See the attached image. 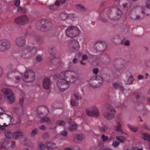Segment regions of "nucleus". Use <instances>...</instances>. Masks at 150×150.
<instances>
[{
    "label": "nucleus",
    "instance_id": "obj_1",
    "mask_svg": "<svg viewBox=\"0 0 150 150\" xmlns=\"http://www.w3.org/2000/svg\"><path fill=\"white\" fill-rule=\"evenodd\" d=\"M61 76H64L65 79H59L57 82V86L59 90L64 92L67 89L71 83H74L78 79L77 74L71 71H67L62 72L60 74Z\"/></svg>",
    "mask_w": 150,
    "mask_h": 150
},
{
    "label": "nucleus",
    "instance_id": "obj_2",
    "mask_svg": "<svg viewBox=\"0 0 150 150\" xmlns=\"http://www.w3.org/2000/svg\"><path fill=\"white\" fill-rule=\"evenodd\" d=\"M36 52V50L35 47L26 46L23 49L21 54L23 58H28L32 56Z\"/></svg>",
    "mask_w": 150,
    "mask_h": 150
},
{
    "label": "nucleus",
    "instance_id": "obj_3",
    "mask_svg": "<svg viewBox=\"0 0 150 150\" xmlns=\"http://www.w3.org/2000/svg\"><path fill=\"white\" fill-rule=\"evenodd\" d=\"M66 34L68 37L73 38L78 36L80 34L81 31L77 27L75 26L69 27L65 31Z\"/></svg>",
    "mask_w": 150,
    "mask_h": 150
},
{
    "label": "nucleus",
    "instance_id": "obj_4",
    "mask_svg": "<svg viewBox=\"0 0 150 150\" xmlns=\"http://www.w3.org/2000/svg\"><path fill=\"white\" fill-rule=\"evenodd\" d=\"M103 83V79L100 76L94 77L89 81V83L90 85L95 87H98L100 86Z\"/></svg>",
    "mask_w": 150,
    "mask_h": 150
},
{
    "label": "nucleus",
    "instance_id": "obj_5",
    "mask_svg": "<svg viewBox=\"0 0 150 150\" xmlns=\"http://www.w3.org/2000/svg\"><path fill=\"white\" fill-rule=\"evenodd\" d=\"M35 79V73L32 71L27 70L25 73L23 80L25 82H30L34 81Z\"/></svg>",
    "mask_w": 150,
    "mask_h": 150
},
{
    "label": "nucleus",
    "instance_id": "obj_6",
    "mask_svg": "<svg viewBox=\"0 0 150 150\" xmlns=\"http://www.w3.org/2000/svg\"><path fill=\"white\" fill-rule=\"evenodd\" d=\"M11 46L10 41L7 40L0 41V51L5 52L9 49Z\"/></svg>",
    "mask_w": 150,
    "mask_h": 150
},
{
    "label": "nucleus",
    "instance_id": "obj_7",
    "mask_svg": "<svg viewBox=\"0 0 150 150\" xmlns=\"http://www.w3.org/2000/svg\"><path fill=\"white\" fill-rule=\"evenodd\" d=\"M70 49L72 51L75 52L78 50L80 48L79 42L76 40L71 41L69 45Z\"/></svg>",
    "mask_w": 150,
    "mask_h": 150
},
{
    "label": "nucleus",
    "instance_id": "obj_8",
    "mask_svg": "<svg viewBox=\"0 0 150 150\" xmlns=\"http://www.w3.org/2000/svg\"><path fill=\"white\" fill-rule=\"evenodd\" d=\"M88 115L92 116H96L99 115L98 109L95 106L92 107L91 109L86 111Z\"/></svg>",
    "mask_w": 150,
    "mask_h": 150
},
{
    "label": "nucleus",
    "instance_id": "obj_9",
    "mask_svg": "<svg viewBox=\"0 0 150 150\" xmlns=\"http://www.w3.org/2000/svg\"><path fill=\"white\" fill-rule=\"evenodd\" d=\"M26 43L25 38L23 36L17 38L15 40L16 45L18 47H22Z\"/></svg>",
    "mask_w": 150,
    "mask_h": 150
},
{
    "label": "nucleus",
    "instance_id": "obj_10",
    "mask_svg": "<svg viewBox=\"0 0 150 150\" xmlns=\"http://www.w3.org/2000/svg\"><path fill=\"white\" fill-rule=\"evenodd\" d=\"M4 125V127H6L11 123L12 121V117L11 116L6 113H3Z\"/></svg>",
    "mask_w": 150,
    "mask_h": 150
},
{
    "label": "nucleus",
    "instance_id": "obj_11",
    "mask_svg": "<svg viewBox=\"0 0 150 150\" xmlns=\"http://www.w3.org/2000/svg\"><path fill=\"white\" fill-rule=\"evenodd\" d=\"M41 22L42 23H45L44 26L41 29L42 31H45V29L48 30L52 26V23L48 20H42Z\"/></svg>",
    "mask_w": 150,
    "mask_h": 150
},
{
    "label": "nucleus",
    "instance_id": "obj_12",
    "mask_svg": "<svg viewBox=\"0 0 150 150\" xmlns=\"http://www.w3.org/2000/svg\"><path fill=\"white\" fill-rule=\"evenodd\" d=\"M42 84L43 87L45 89H49L51 86L50 81L48 78H45L43 81Z\"/></svg>",
    "mask_w": 150,
    "mask_h": 150
},
{
    "label": "nucleus",
    "instance_id": "obj_13",
    "mask_svg": "<svg viewBox=\"0 0 150 150\" xmlns=\"http://www.w3.org/2000/svg\"><path fill=\"white\" fill-rule=\"evenodd\" d=\"M126 79L125 80V83L127 85L130 84L132 83L134 80V78L131 74L129 73V75L126 76Z\"/></svg>",
    "mask_w": 150,
    "mask_h": 150
},
{
    "label": "nucleus",
    "instance_id": "obj_14",
    "mask_svg": "<svg viewBox=\"0 0 150 150\" xmlns=\"http://www.w3.org/2000/svg\"><path fill=\"white\" fill-rule=\"evenodd\" d=\"M23 133L21 131H17L14 132L13 134V138L14 139H17L19 137H22Z\"/></svg>",
    "mask_w": 150,
    "mask_h": 150
},
{
    "label": "nucleus",
    "instance_id": "obj_15",
    "mask_svg": "<svg viewBox=\"0 0 150 150\" xmlns=\"http://www.w3.org/2000/svg\"><path fill=\"white\" fill-rule=\"evenodd\" d=\"M2 111H4L3 109L2 108L0 107V129H3L2 127H4Z\"/></svg>",
    "mask_w": 150,
    "mask_h": 150
},
{
    "label": "nucleus",
    "instance_id": "obj_16",
    "mask_svg": "<svg viewBox=\"0 0 150 150\" xmlns=\"http://www.w3.org/2000/svg\"><path fill=\"white\" fill-rule=\"evenodd\" d=\"M140 136L142 139L150 142V134L142 133L141 134Z\"/></svg>",
    "mask_w": 150,
    "mask_h": 150
},
{
    "label": "nucleus",
    "instance_id": "obj_17",
    "mask_svg": "<svg viewBox=\"0 0 150 150\" xmlns=\"http://www.w3.org/2000/svg\"><path fill=\"white\" fill-rule=\"evenodd\" d=\"M7 98L8 102L9 103H13L15 100V98L13 93H12L11 95L7 96Z\"/></svg>",
    "mask_w": 150,
    "mask_h": 150
},
{
    "label": "nucleus",
    "instance_id": "obj_18",
    "mask_svg": "<svg viewBox=\"0 0 150 150\" xmlns=\"http://www.w3.org/2000/svg\"><path fill=\"white\" fill-rule=\"evenodd\" d=\"M103 114L105 118L108 120L111 119L114 117L113 114L106 111L103 112Z\"/></svg>",
    "mask_w": 150,
    "mask_h": 150
},
{
    "label": "nucleus",
    "instance_id": "obj_19",
    "mask_svg": "<svg viewBox=\"0 0 150 150\" xmlns=\"http://www.w3.org/2000/svg\"><path fill=\"white\" fill-rule=\"evenodd\" d=\"M21 21L22 25H24L28 23L29 21V18L26 15L21 16Z\"/></svg>",
    "mask_w": 150,
    "mask_h": 150
},
{
    "label": "nucleus",
    "instance_id": "obj_20",
    "mask_svg": "<svg viewBox=\"0 0 150 150\" xmlns=\"http://www.w3.org/2000/svg\"><path fill=\"white\" fill-rule=\"evenodd\" d=\"M2 91L4 94L8 96L10 95H11L13 93L12 91L8 88H5L2 89Z\"/></svg>",
    "mask_w": 150,
    "mask_h": 150
},
{
    "label": "nucleus",
    "instance_id": "obj_21",
    "mask_svg": "<svg viewBox=\"0 0 150 150\" xmlns=\"http://www.w3.org/2000/svg\"><path fill=\"white\" fill-rule=\"evenodd\" d=\"M74 96L76 100H80L81 99L82 97L80 93L78 91L75 92Z\"/></svg>",
    "mask_w": 150,
    "mask_h": 150
},
{
    "label": "nucleus",
    "instance_id": "obj_22",
    "mask_svg": "<svg viewBox=\"0 0 150 150\" xmlns=\"http://www.w3.org/2000/svg\"><path fill=\"white\" fill-rule=\"evenodd\" d=\"M46 145L50 148L54 149L57 147L56 144L55 143L47 142L46 143Z\"/></svg>",
    "mask_w": 150,
    "mask_h": 150
},
{
    "label": "nucleus",
    "instance_id": "obj_23",
    "mask_svg": "<svg viewBox=\"0 0 150 150\" xmlns=\"http://www.w3.org/2000/svg\"><path fill=\"white\" fill-rule=\"evenodd\" d=\"M21 16H20L15 18L14 20L15 22L19 25H22L21 21Z\"/></svg>",
    "mask_w": 150,
    "mask_h": 150
},
{
    "label": "nucleus",
    "instance_id": "obj_24",
    "mask_svg": "<svg viewBox=\"0 0 150 150\" xmlns=\"http://www.w3.org/2000/svg\"><path fill=\"white\" fill-rule=\"evenodd\" d=\"M116 139L121 142H123L126 140V138L122 136H117L116 137Z\"/></svg>",
    "mask_w": 150,
    "mask_h": 150
},
{
    "label": "nucleus",
    "instance_id": "obj_25",
    "mask_svg": "<svg viewBox=\"0 0 150 150\" xmlns=\"http://www.w3.org/2000/svg\"><path fill=\"white\" fill-rule=\"evenodd\" d=\"M5 134L6 137L7 138H10L12 137H13V134L10 131H6Z\"/></svg>",
    "mask_w": 150,
    "mask_h": 150
},
{
    "label": "nucleus",
    "instance_id": "obj_26",
    "mask_svg": "<svg viewBox=\"0 0 150 150\" xmlns=\"http://www.w3.org/2000/svg\"><path fill=\"white\" fill-rule=\"evenodd\" d=\"M121 125L119 122L117 124V127L116 128V129L117 131H118L120 133V134L123 133V131L121 128Z\"/></svg>",
    "mask_w": 150,
    "mask_h": 150
},
{
    "label": "nucleus",
    "instance_id": "obj_27",
    "mask_svg": "<svg viewBox=\"0 0 150 150\" xmlns=\"http://www.w3.org/2000/svg\"><path fill=\"white\" fill-rule=\"evenodd\" d=\"M76 8L81 11H84L85 10V8L82 5L78 4L76 6Z\"/></svg>",
    "mask_w": 150,
    "mask_h": 150
},
{
    "label": "nucleus",
    "instance_id": "obj_28",
    "mask_svg": "<svg viewBox=\"0 0 150 150\" xmlns=\"http://www.w3.org/2000/svg\"><path fill=\"white\" fill-rule=\"evenodd\" d=\"M38 149L40 150H44L45 148V146L41 143H39L38 144Z\"/></svg>",
    "mask_w": 150,
    "mask_h": 150
},
{
    "label": "nucleus",
    "instance_id": "obj_29",
    "mask_svg": "<svg viewBox=\"0 0 150 150\" xmlns=\"http://www.w3.org/2000/svg\"><path fill=\"white\" fill-rule=\"evenodd\" d=\"M85 136L82 134H78L77 137V139L79 140H82L85 138Z\"/></svg>",
    "mask_w": 150,
    "mask_h": 150
},
{
    "label": "nucleus",
    "instance_id": "obj_30",
    "mask_svg": "<svg viewBox=\"0 0 150 150\" xmlns=\"http://www.w3.org/2000/svg\"><path fill=\"white\" fill-rule=\"evenodd\" d=\"M77 126L76 124L71 125L69 127V129L70 131H74L77 129Z\"/></svg>",
    "mask_w": 150,
    "mask_h": 150
},
{
    "label": "nucleus",
    "instance_id": "obj_31",
    "mask_svg": "<svg viewBox=\"0 0 150 150\" xmlns=\"http://www.w3.org/2000/svg\"><path fill=\"white\" fill-rule=\"evenodd\" d=\"M119 144L120 143L119 142L116 141H114L113 142L112 145L113 147H116L118 146Z\"/></svg>",
    "mask_w": 150,
    "mask_h": 150
},
{
    "label": "nucleus",
    "instance_id": "obj_32",
    "mask_svg": "<svg viewBox=\"0 0 150 150\" xmlns=\"http://www.w3.org/2000/svg\"><path fill=\"white\" fill-rule=\"evenodd\" d=\"M57 123L58 125L63 126L65 125V122L64 121L62 120H59L57 122Z\"/></svg>",
    "mask_w": 150,
    "mask_h": 150
},
{
    "label": "nucleus",
    "instance_id": "obj_33",
    "mask_svg": "<svg viewBox=\"0 0 150 150\" xmlns=\"http://www.w3.org/2000/svg\"><path fill=\"white\" fill-rule=\"evenodd\" d=\"M100 150H113L112 149L109 148L105 147L104 146H102L100 148Z\"/></svg>",
    "mask_w": 150,
    "mask_h": 150
},
{
    "label": "nucleus",
    "instance_id": "obj_34",
    "mask_svg": "<svg viewBox=\"0 0 150 150\" xmlns=\"http://www.w3.org/2000/svg\"><path fill=\"white\" fill-rule=\"evenodd\" d=\"M71 105L75 106L76 105V103L75 100L74 99H72L71 101Z\"/></svg>",
    "mask_w": 150,
    "mask_h": 150
},
{
    "label": "nucleus",
    "instance_id": "obj_35",
    "mask_svg": "<svg viewBox=\"0 0 150 150\" xmlns=\"http://www.w3.org/2000/svg\"><path fill=\"white\" fill-rule=\"evenodd\" d=\"M50 120L49 118L48 117H45L41 119V122H47L49 121Z\"/></svg>",
    "mask_w": 150,
    "mask_h": 150
},
{
    "label": "nucleus",
    "instance_id": "obj_36",
    "mask_svg": "<svg viewBox=\"0 0 150 150\" xmlns=\"http://www.w3.org/2000/svg\"><path fill=\"white\" fill-rule=\"evenodd\" d=\"M129 128L133 132H136L137 130L138 129L137 127H131L130 126H128Z\"/></svg>",
    "mask_w": 150,
    "mask_h": 150
},
{
    "label": "nucleus",
    "instance_id": "obj_37",
    "mask_svg": "<svg viewBox=\"0 0 150 150\" xmlns=\"http://www.w3.org/2000/svg\"><path fill=\"white\" fill-rule=\"evenodd\" d=\"M62 136L65 137L68 134L67 132L66 131H62L60 132Z\"/></svg>",
    "mask_w": 150,
    "mask_h": 150
},
{
    "label": "nucleus",
    "instance_id": "obj_38",
    "mask_svg": "<svg viewBox=\"0 0 150 150\" xmlns=\"http://www.w3.org/2000/svg\"><path fill=\"white\" fill-rule=\"evenodd\" d=\"M113 87L115 88H118L120 87V85L118 83L115 82L113 83Z\"/></svg>",
    "mask_w": 150,
    "mask_h": 150
},
{
    "label": "nucleus",
    "instance_id": "obj_39",
    "mask_svg": "<svg viewBox=\"0 0 150 150\" xmlns=\"http://www.w3.org/2000/svg\"><path fill=\"white\" fill-rule=\"evenodd\" d=\"M96 45L97 46L99 47H100L103 46L102 44L101 43L97 44ZM97 49H98V50L100 51H104V50H102L100 49V48H98Z\"/></svg>",
    "mask_w": 150,
    "mask_h": 150
},
{
    "label": "nucleus",
    "instance_id": "obj_40",
    "mask_svg": "<svg viewBox=\"0 0 150 150\" xmlns=\"http://www.w3.org/2000/svg\"><path fill=\"white\" fill-rule=\"evenodd\" d=\"M15 4L17 6H18L19 5L20 3V0H16L14 2Z\"/></svg>",
    "mask_w": 150,
    "mask_h": 150
},
{
    "label": "nucleus",
    "instance_id": "obj_41",
    "mask_svg": "<svg viewBox=\"0 0 150 150\" xmlns=\"http://www.w3.org/2000/svg\"><path fill=\"white\" fill-rule=\"evenodd\" d=\"M18 111L20 113H23V108L22 107L18 109Z\"/></svg>",
    "mask_w": 150,
    "mask_h": 150
},
{
    "label": "nucleus",
    "instance_id": "obj_42",
    "mask_svg": "<svg viewBox=\"0 0 150 150\" xmlns=\"http://www.w3.org/2000/svg\"><path fill=\"white\" fill-rule=\"evenodd\" d=\"M37 132V130L36 129L33 130L31 132V135L32 136H34L35 135Z\"/></svg>",
    "mask_w": 150,
    "mask_h": 150
},
{
    "label": "nucleus",
    "instance_id": "obj_43",
    "mask_svg": "<svg viewBox=\"0 0 150 150\" xmlns=\"http://www.w3.org/2000/svg\"><path fill=\"white\" fill-rule=\"evenodd\" d=\"M148 103L150 104V89L148 92V95L147 98Z\"/></svg>",
    "mask_w": 150,
    "mask_h": 150
},
{
    "label": "nucleus",
    "instance_id": "obj_44",
    "mask_svg": "<svg viewBox=\"0 0 150 150\" xmlns=\"http://www.w3.org/2000/svg\"><path fill=\"white\" fill-rule=\"evenodd\" d=\"M102 139L103 141H104L108 139V137L107 136H106L104 135H102Z\"/></svg>",
    "mask_w": 150,
    "mask_h": 150
},
{
    "label": "nucleus",
    "instance_id": "obj_45",
    "mask_svg": "<svg viewBox=\"0 0 150 150\" xmlns=\"http://www.w3.org/2000/svg\"><path fill=\"white\" fill-rule=\"evenodd\" d=\"M37 60L38 62H40L42 60V58L41 56H38L37 57Z\"/></svg>",
    "mask_w": 150,
    "mask_h": 150
},
{
    "label": "nucleus",
    "instance_id": "obj_46",
    "mask_svg": "<svg viewBox=\"0 0 150 150\" xmlns=\"http://www.w3.org/2000/svg\"><path fill=\"white\" fill-rule=\"evenodd\" d=\"M82 58L83 60H86L87 59L88 57L86 54H85L82 56Z\"/></svg>",
    "mask_w": 150,
    "mask_h": 150
},
{
    "label": "nucleus",
    "instance_id": "obj_47",
    "mask_svg": "<svg viewBox=\"0 0 150 150\" xmlns=\"http://www.w3.org/2000/svg\"><path fill=\"white\" fill-rule=\"evenodd\" d=\"M98 71V69L96 68L93 69V73L94 74H97Z\"/></svg>",
    "mask_w": 150,
    "mask_h": 150
},
{
    "label": "nucleus",
    "instance_id": "obj_48",
    "mask_svg": "<svg viewBox=\"0 0 150 150\" xmlns=\"http://www.w3.org/2000/svg\"><path fill=\"white\" fill-rule=\"evenodd\" d=\"M146 6L147 8L150 9V2L147 3L146 4Z\"/></svg>",
    "mask_w": 150,
    "mask_h": 150
},
{
    "label": "nucleus",
    "instance_id": "obj_49",
    "mask_svg": "<svg viewBox=\"0 0 150 150\" xmlns=\"http://www.w3.org/2000/svg\"><path fill=\"white\" fill-rule=\"evenodd\" d=\"M124 44L126 46H129V42L128 41H127L124 43Z\"/></svg>",
    "mask_w": 150,
    "mask_h": 150
},
{
    "label": "nucleus",
    "instance_id": "obj_50",
    "mask_svg": "<svg viewBox=\"0 0 150 150\" xmlns=\"http://www.w3.org/2000/svg\"><path fill=\"white\" fill-rule=\"evenodd\" d=\"M15 146V143L14 142H12L11 143V146L12 147H14Z\"/></svg>",
    "mask_w": 150,
    "mask_h": 150
},
{
    "label": "nucleus",
    "instance_id": "obj_51",
    "mask_svg": "<svg viewBox=\"0 0 150 150\" xmlns=\"http://www.w3.org/2000/svg\"><path fill=\"white\" fill-rule=\"evenodd\" d=\"M24 100L23 98H22L20 100V103L21 104H22Z\"/></svg>",
    "mask_w": 150,
    "mask_h": 150
},
{
    "label": "nucleus",
    "instance_id": "obj_52",
    "mask_svg": "<svg viewBox=\"0 0 150 150\" xmlns=\"http://www.w3.org/2000/svg\"><path fill=\"white\" fill-rule=\"evenodd\" d=\"M55 5L57 6H59L60 5V3L59 1H56L55 3Z\"/></svg>",
    "mask_w": 150,
    "mask_h": 150
},
{
    "label": "nucleus",
    "instance_id": "obj_53",
    "mask_svg": "<svg viewBox=\"0 0 150 150\" xmlns=\"http://www.w3.org/2000/svg\"><path fill=\"white\" fill-rule=\"evenodd\" d=\"M3 70L2 68L0 67V77L3 74Z\"/></svg>",
    "mask_w": 150,
    "mask_h": 150
},
{
    "label": "nucleus",
    "instance_id": "obj_54",
    "mask_svg": "<svg viewBox=\"0 0 150 150\" xmlns=\"http://www.w3.org/2000/svg\"><path fill=\"white\" fill-rule=\"evenodd\" d=\"M107 129V127H106L104 126L102 128L101 130L103 132H104Z\"/></svg>",
    "mask_w": 150,
    "mask_h": 150
},
{
    "label": "nucleus",
    "instance_id": "obj_55",
    "mask_svg": "<svg viewBox=\"0 0 150 150\" xmlns=\"http://www.w3.org/2000/svg\"><path fill=\"white\" fill-rule=\"evenodd\" d=\"M138 78L139 80L142 79L143 78V76L142 75H139L138 76Z\"/></svg>",
    "mask_w": 150,
    "mask_h": 150
},
{
    "label": "nucleus",
    "instance_id": "obj_56",
    "mask_svg": "<svg viewBox=\"0 0 150 150\" xmlns=\"http://www.w3.org/2000/svg\"><path fill=\"white\" fill-rule=\"evenodd\" d=\"M40 128L42 129H44L45 128V127L44 125H42L40 126Z\"/></svg>",
    "mask_w": 150,
    "mask_h": 150
},
{
    "label": "nucleus",
    "instance_id": "obj_57",
    "mask_svg": "<svg viewBox=\"0 0 150 150\" xmlns=\"http://www.w3.org/2000/svg\"><path fill=\"white\" fill-rule=\"evenodd\" d=\"M61 3L62 4H64L66 1V0H59Z\"/></svg>",
    "mask_w": 150,
    "mask_h": 150
},
{
    "label": "nucleus",
    "instance_id": "obj_58",
    "mask_svg": "<svg viewBox=\"0 0 150 150\" xmlns=\"http://www.w3.org/2000/svg\"><path fill=\"white\" fill-rule=\"evenodd\" d=\"M77 59L76 58H74L73 60V62L75 64L77 62Z\"/></svg>",
    "mask_w": 150,
    "mask_h": 150
},
{
    "label": "nucleus",
    "instance_id": "obj_59",
    "mask_svg": "<svg viewBox=\"0 0 150 150\" xmlns=\"http://www.w3.org/2000/svg\"><path fill=\"white\" fill-rule=\"evenodd\" d=\"M138 148L137 147H133L131 150H138Z\"/></svg>",
    "mask_w": 150,
    "mask_h": 150
},
{
    "label": "nucleus",
    "instance_id": "obj_60",
    "mask_svg": "<svg viewBox=\"0 0 150 150\" xmlns=\"http://www.w3.org/2000/svg\"><path fill=\"white\" fill-rule=\"evenodd\" d=\"M43 137H48V134H46V133H45V134H44L43 135Z\"/></svg>",
    "mask_w": 150,
    "mask_h": 150
},
{
    "label": "nucleus",
    "instance_id": "obj_61",
    "mask_svg": "<svg viewBox=\"0 0 150 150\" xmlns=\"http://www.w3.org/2000/svg\"><path fill=\"white\" fill-rule=\"evenodd\" d=\"M81 64L83 65H84L85 64V63L83 62L82 60L81 61Z\"/></svg>",
    "mask_w": 150,
    "mask_h": 150
},
{
    "label": "nucleus",
    "instance_id": "obj_62",
    "mask_svg": "<svg viewBox=\"0 0 150 150\" xmlns=\"http://www.w3.org/2000/svg\"><path fill=\"white\" fill-rule=\"evenodd\" d=\"M64 150H71V149L69 148H65Z\"/></svg>",
    "mask_w": 150,
    "mask_h": 150
},
{
    "label": "nucleus",
    "instance_id": "obj_63",
    "mask_svg": "<svg viewBox=\"0 0 150 150\" xmlns=\"http://www.w3.org/2000/svg\"><path fill=\"white\" fill-rule=\"evenodd\" d=\"M18 75L20 76L21 77L22 76V74L20 73H18Z\"/></svg>",
    "mask_w": 150,
    "mask_h": 150
},
{
    "label": "nucleus",
    "instance_id": "obj_64",
    "mask_svg": "<svg viewBox=\"0 0 150 150\" xmlns=\"http://www.w3.org/2000/svg\"><path fill=\"white\" fill-rule=\"evenodd\" d=\"M1 148H3V149H5V146H4H4H3V144H2V145Z\"/></svg>",
    "mask_w": 150,
    "mask_h": 150
}]
</instances>
